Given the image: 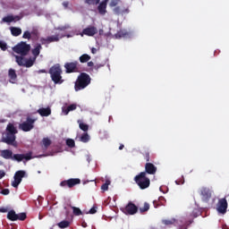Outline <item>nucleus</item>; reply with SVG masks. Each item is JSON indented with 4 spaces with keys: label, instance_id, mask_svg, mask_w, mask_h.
I'll list each match as a JSON object with an SVG mask.
<instances>
[{
    "label": "nucleus",
    "instance_id": "obj_1",
    "mask_svg": "<svg viewBox=\"0 0 229 229\" xmlns=\"http://www.w3.org/2000/svg\"><path fill=\"white\" fill-rule=\"evenodd\" d=\"M90 81H92L90 75H89L86 72L80 73L74 84L75 92H80V90H83V89H87V87L90 85Z\"/></svg>",
    "mask_w": 229,
    "mask_h": 229
},
{
    "label": "nucleus",
    "instance_id": "obj_2",
    "mask_svg": "<svg viewBox=\"0 0 229 229\" xmlns=\"http://www.w3.org/2000/svg\"><path fill=\"white\" fill-rule=\"evenodd\" d=\"M48 73L50 74L52 81H54L55 85H62V83H64V79H62V68L60 67V64L53 65L49 69Z\"/></svg>",
    "mask_w": 229,
    "mask_h": 229
},
{
    "label": "nucleus",
    "instance_id": "obj_3",
    "mask_svg": "<svg viewBox=\"0 0 229 229\" xmlns=\"http://www.w3.org/2000/svg\"><path fill=\"white\" fill-rule=\"evenodd\" d=\"M6 137L2 140V142L8 144L9 146H13L15 142V134L17 133V128L13 123H8L6 127Z\"/></svg>",
    "mask_w": 229,
    "mask_h": 229
},
{
    "label": "nucleus",
    "instance_id": "obj_4",
    "mask_svg": "<svg viewBox=\"0 0 229 229\" xmlns=\"http://www.w3.org/2000/svg\"><path fill=\"white\" fill-rule=\"evenodd\" d=\"M134 182L142 191H144V189H148V187L151 185V181L149 180L145 172H141L138 175H136L134 177Z\"/></svg>",
    "mask_w": 229,
    "mask_h": 229
},
{
    "label": "nucleus",
    "instance_id": "obj_5",
    "mask_svg": "<svg viewBox=\"0 0 229 229\" xmlns=\"http://www.w3.org/2000/svg\"><path fill=\"white\" fill-rule=\"evenodd\" d=\"M30 49L31 46L28 45L24 41H21L13 48V52L17 53V55H21V56L28 55V53H30Z\"/></svg>",
    "mask_w": 229,
    "mask_h": 229
},
{
    "label": "nucleus",
    "instance_id": "obj_6",
    "mask_svg": "<svg viewBox=\"0 0 229 229\" xmlns=\"http://www.w3.org/2000/svg\"><path fill=\"white\" fill-rule=\"evenodd\" d=\"M35 123H37V118L28 116L26 121L19 124V130L25 132L31 131L35 128Z\"/></svg>",
    "mask_w": 229,
    "mask_h": 229
},
{
    "label": "nucleus",
    "instance_id": "obj_7",
    "mask_svg": "<svg viewBox=\"0 0 229 229\" xmlns=\"http://www.w3.org/2000/svg\"><path fill=\"white\" fill-rule=\"evenodd\" d=\"M64 69L66 74L80 72V63L78 61L65 63Z\"/></svg>",
    "mask_w": 229,
    "mask_h": 229
},
{
    "label": "nucleus",
    "instance_id": "obj_8",
    "mask_svg": "<svg viewBox=\"0 0 229 229\" xmlns=\"http://www.w3.org/2000/svg\"><path fill=\"white\" fill-rule=\"evenodd\" d=\"M122 212L126 216H135L139 212V208L133 204V202H129L124 208L122 209Z\"/></svg>",
    "mask_w": 229,
    "mask_h": 229
},
{
    "label": "nucleus",
    "instance_id": "obj_9",
    "mask_svg": "<svg viewBox=\"0 0 229 229\" xmlns=\"http://www.w3.org/2000/svg\"><path fill=\"white\" fill-rule=\"evenodd\" d=\"M26 176V172L24 170H19L14 174V182H12V186L17 189L21 185V182Z\"/></svg>",
    "mask_w": 229,
    "mask_h": 229
},
{
    "label": "nucleus",
    "instance_id": "obj_10",
    "mask_svg": "<svg viewBox=\"0 0 229 229\" xmlns=\"http://www.w3.org/2000/svg\"><path fill=\"white\" fill-rule=\"evenodd\" d=\"M81 183V180L80 179H69L60 182L61 187H69V189H72V187L76 185H80Z\"/></svg>",
    "mask_w": 229,
    "mask_h": 229
},
{
    "label": "nucleus",
    "instance_id": "obj_11",
    "mask_svg": "<svg viewBox=\"0 0 229 229\" xmlns=\"http://www.w3.org/2000/svg\"><path fill=\"white\" fill-rule=\"evenodd\" d=\"M31 155V152H29L27 154H13V160H16V162H22L23 160H31V158H33Z\"/></svg>",
    "mask_w": 229,
    "mask_h": 229
},
{
    "label": "nucleus",
    "instance_id": "obj_12",
    "mask_svg": "<svg viewBox=\"0 0 229 229\" xmlns=\"http://www.w3.org/2000/svg\"><path fill=\"white\" fill-rule=\"evenodd\" d=\"M226 208H228V201H226V199H219L216 208L217 212H219V214H226Z\"/></svg>",
    "mask_w": 229,
    "mask_h": 229
},
{
    "label": "nucleus",
    "instance_id": "obj_13",
    "mask_svg": "<svg viewBox=\"0 0 229 229\" xmlns=\"http://www.w3.org/2000/svg\"><path fill=\"white\" fill-rule=\"evenodd\" d=\"M157 166L152 163H146L145 164V172L146 174H157Z\"/></svg>",
    "mask_w": 229,
    "mask_h": 229
},
{
    "label": "nucleus",
    "instance_id": "obj_14",
    "mask_svg": "<svg viewBox=\"0 0 229 229\" xmlns=\"http://www.w3.org/2000/svg\"><path fill=\"white\" fill-rule=\"evenodd\" d=\"M98 33V28L94 26H89L86 29H83L82 35H86L87 37H94V35H97Z\"/></svg>",
    "mask_w": 229,
    "mask_h": 229
},
{
    "label": "nucleus",
    "instance_id": "obj_15",
    "mask_svg": "<svg viewBox=\"0 0 229 229\" xmlns=\"http://www.w3.org/2000/svg\"><path fill=\"white\" fill-rule=\"evenodd\" d=\"M110 0H103L98 6V13L100 15H105L106 13V6Z\"/></svg>",
    "mask_w": 229,
    "mask_h": 229
},
{
    "label": "nucleus",
    "instance_id": "obj_16",
    "mask_svg": "<svg viewBox=\"0 0 229 229\" xmlns=\"http://www.w3.org/2000/svg\"><path fill=\"white\" fill-rule=\"evenodd\" d=\"M8 78L10 83H17V72H15V70H13V68H10L8 71Z\"/></svg>",
    "mask_w": 229,
    "mask_h": 229
},
{
    "label": "nucleus",
    "instance_id": "obj_17",
    "mask_svg": "<svg viewBox=\"0 0 229 229\" xmlns=\"http://www.w3.org/2000/svg\"><path fill=\"white\" fill-rule=\"evenodd\" d=\"M0 155L2 158H4L5 160H13V152L10 149L2 150Z\"/></svg>",
    "mask_w": 229,
    "mask_h": 229
},
{
    "label": "nucleus",
    "instance_id": "obj_18",
    "mask_svg": "<svg viewBox=\"0 0 229 229\" xmlns=\"http://www.w3.org/2000/svg\"><path fill=\"white\" fill-rule=\"evenodd\" d=\"M38 114H39L41 117H49L51 114V107H41L38 110Z\"/></svg>",
    "mask_w": 229,
    "mask_h": 229
},
{
    "label": "nucleus",
    "instance_id": "obj_19",
    "mask_svg": "<svg viewBox=\"0 0 229 229\" xmlns=\"http://www.w3.org/2000/svg\"><path fill=\"white\" fill-rule=\"evenodd\" d=\"M130 12V10H128V8L124 7V6H116L114 9V13L116 15H121L123 13H128Z\"/></svg>",
    "mask_w": 229,
    "mask_h": 229
},
{
    "label": "nucleus",
    "instance_id": "obj_20",
    "mask_svg": "<svg viewBox=\"0 0 229 229\" xmlns=\"http://www.w3.org/2000/svg\"><path fill=\"white\" fill-rule=\"evenodd\" d=\"M11 33L13 37H19L22 33V30L17 27H11L10 28Z\"/></svg>",
    "mask_w": 229,
    "mask_h": 229
},
{
    "label": "nucleus",
    "instance_id": "obj_21",
    "mask_svg": "<svg viewBox=\"0 0 229 229\" xmlns=\"http://www.w3.org/2000/svg\"><path fill=\"white\" fill-rule=\"evenodd\" d=\"M76 108H77L76 104H72V105L68 106L67 107L63 108V112H64V115H68L69 112H72L73 110H76Z\"/></svg>",
    "mask_w": 229,
    "mask_h": 229
},
{
    "label": "nucleus",
    "instance_id": "obj_22",
    "mask_svg": "<svg viewBox=\"0 0 229 229\" xmlns=\"http://www.w3.org/2000/svg\"><path fill=\"white\" fill-rule=\"evenodd\" d=\"M127 35L128 31H126V30H120L114 34V38H124Z\"/></svg>",
    "mask_w": 229,
    "mask_h": 229
},
{
    "label": "nucleus",
    "instance_id": "obj_23",
    "mask_svg": "<svg viewBox=\"0 0 229 229\" xmlns=\"http://www.w3.org/2000/svg\"><path fill=\"white\" fill-rule=\"evenodd\" d=\"M31 40H38L40 38V32H38V30L33 29L30 31Z\"/></svg>",
    "mask_w": 229,
    "mask_h": 229
},
{
    "label": "nucleus",
    "instance_id": "obj_24",
    "mask_svg": "<svg viewBox=\"0 0 229 229\" xmlns=\"http://www.w3.org/2000/svg\"><path fill=\"white\" fill-rule=\"evenodd\" d=\"M15 19H17V21H21V17L19 16L13 17V15H8L3 18V22H13Z\"/></svg>",
    "mask_w": 229,
    "mask_h": 229
},
{
    "label": "nucleus",
    "instance_id": "obj_25",
    "mask_svg": "<svg viewBox=\"0 0 229 229\" xmlns=\"http://www.w3.org/2000/svg\"><path fill=\"white\" fill-rule=\"evenodd\" d=\"M23 56L24 55H15L16 64H18V65H20V67H24L26 59H24Z\"/></svg>",
    "mask_w": 229,
    "mask_h": 229
},
{
    "label": "nucleus",
    "instance_id": "obj_26",
    "mask_svg": "<svg viewBox=\"0 0 229 229\" xmlns=\"http://www.w3.org/2000/svg\"><path fill=\"white\" fill-rule=\"evenodd\" d=\"M7 219L10 221H17V214L15 213V210H10L7 214Z\"/></svg>",
    "mask_w": 229,
    "mask_h": 229
},
{
    "label": "nucleus",
    "instance_id": "obj_27",
    "mask_svg": "<svg viewBox=\"0 0 229 229\" xmlns=\"http://www.w3.org/2000/svg\"><path fill=\"white\" fill-rule=\"evenodd\" d=\"M41 49H42V45L37 44L36 47L32 49V55L34 56H38V55H40Z\"/></svg>",
    "mask_w": 229,
    "mask_h": 229
},
{
    "label": "nucleus",
    "instance_id": "obj_28",
    "mask_svg": "<svg viewBox=\"0 0 229 229\" xmlns=\"http://www.w3.org/2000/svg\"><path fill=\"white\" fill-rule=\"evenodd\" d=\"M90 58V55H89L88 54H84L80 56L79 60L81 64H87V62H89Z\"/></svg>",
    "mask_w": 229,
    "mask_h": 229
},
{
    "label": "nucleus",
    "instance_id": "obj_29",
    "mask_svg": "<svg viewBox=\"0 0 229 229\" xmlns=\"http://www.w3.org/2000/svg\"><path fill=\"white\" fill-rule=\"evenodd\" d=\"M71 208L73 210V216H82L83 215V212L81 211V209H80V208L71 206Z\"/></svg>",
    "mask_w": 229,
    "mask_h": 229
},
{
    "label": "nucleus",
    "instance_id": "obj_30",
    "mask_svg": "<svg viewBox=\"0 0 229 229\" xmlns=\"http://www.w3.org/2000/svg\"><path fill=\"white\" fill-rule=\"evenodd\" d=\"M79 128L82 130V131H89V124L83 123V122L78 121Z\"/></svg>",
    "mask_w": 229,
    "mask_h": 229
},
{
    "label": "nucleus",
    "instance_id": "obj_31",
    "mask_svg": "<svg viewBox=\"0 0 229 229\" xmlns=\"http://www.w3.org/2000/svg\"><path fill=\"white\" fill-rule=\"evenodd\" d=\"M81 142L87 143L89 140H90V136H89V133H83L80 138Z\"/></svg>",
    "mask_w": 229,
    "mask_h": 229
},
{
    "label": "nucleus",
    "instance_id": "obj_32",
    "mask_svg": "<svg viewBox=\"0 0 229 229\" xmlns=\"http://www.w3.org/2000/svg\"><path fill=\"white\" fill-rule=\"evenodd\" d=\"M60 40L59 35H54L48 37V42L51 44L52 42H58Z\"/></svg>",
    "mask_w": 229,
    "mask_h": 229
},
{
    "label": "nucleus",
    "instance_id": "obj_33",
    "mask_svg": "<svg viewBox=\"0 0 229 229\" xmlns=\"http://www.w3.org/2000/svg\"><path fill=\"white\" fill-rule=\"evenodd\" d=\"M43 146L46 149L48 148L49 146H51V140L49 138H44L42 140Z\"/></svg>",
    "mask_w": 229,
    "mask_h": 229
},
{
    "label": "nucleus",
    "instance_id": "obj_34",
    "mask_svg": "<svg viewBox=\"0 0 229 229\" xmlns=\"http://www.w3.org/2000/svg\"><path fill=\"white\" fill-rule=\"evenodd\" d=\"M69 225H71V223L67 220H64L57 224L59 228H68Z\"/></svg>",
    "mask_w": 229,
    "mask_h": 229
},
{
    "label": "nucleus",
    "instance_id": "obj_35",
    "mask_svg": "<svg viewBox=\"0 0 229 229\" xmlns=\"http://www.w3.org/2000/svg\"><path fill=\"white\" fill-rule=\"evenodd\" d=\"M100 1L101 0H85V4L96 6V5L99 4Z\"/></svg>",
    "mask_w": 229,
    "mask_h": 229
},
{
    "label": "nucleus",
    "instance_id": "obj_36",
    "mask_svg": "<svg viewBox=\"0 0 229 229\" xmlns=\"http://www.w3.org/2000/svg\"><path fill=\"white\" fill-rule=\"evenodd\" d=\"M35 64V61H33L32 59H28L27 61H25L23 67H33V64Z\"/></svg>",
    "mask_w": 229,
    "mask_h": 229
},
{
    "label": "nucleus",
    "instance_id": "obj_37",
    "mask_svg": "<svg viewBox=\"0 0 229 229\" xmlns=\"http://www.w3.org/2000/svg\"><path fill=\"white\" fill-rule=\"evenodd\" d=\"M201 194L204 196V198H210V191L207 188H203L201 190Z\"/></svg>",
    "mask_w": 229,
    "mask_h": 229
},
{
    "label": "nucleus",
    "instance_id": "obj_38",
    "mask_svg": "<svg viewBox=\"0 0 229 229\" xmlns=\"http://www.w3.org/2000/svg\"><path fill=\"white\" fill-rule=\"evenodd\" d=\"M148 210H149V204L148 202H145L144 207L140 208V212L143 214V212H148Z\"/></svg>",
    "mask_w": 229,
    "mask_h": 229
},
{
    "label": "nucleus",
    "instance_id": "obj_39",
    "mask_svg": "<svg viewBox=\"0 0 229 229\" xmlns=\"http://www.w3.org/2000/svg\"><path fill=\"white\" fill-rule=\"evenodd\" d=\"M66 145L68 146V148H74V146H76V143L74 142V140L68 139L66 140Z\"/></svg>",
    "mask_w": 229,
    "mask_h": 229
},
{
    "label": "nucleus",
    "instance_id": "obj_40",
    "mask_svg": "<svg viewBox=\"0 0 229 229\" xmlns=\"http://www.w3.org/2000/svg\"><path fill=\"white\" fill-rule=\"evenodd\" d=\"M26 217V213L17 214V221H25Z\"/></svg>",
    "mask_w": 229,
    "mask_h": 229
},
{
    "label": "nucleus",
    "instance_id": "obj_41",
    "mask_svg": "<svg viewBox=\"0 0 229 229\" xmlns=\"http://www.w3.org/2000/svg\"><path fill=\"white\" fill-rule=\"evenodd\" d=\"M22 38H27L28 40H31V32L26 30L23 32Z\"/></svg>",
    "mask_w": 229,
    "mask_h": 229
},
{
    "label": "nucleus",
    "instance_id": "obj_42",
    "mask_svg": "<svg viewBox=\"0 0 229 229\" xmlns=\"http://www.w3.org/2000/svg\"><path fill=\"white\" fill-rule=\"evenodd\" d=\"M110 180H106V182L101 186L102 191H108V185H110Z\"/></svg>",
    "mask_w": 229,
    "mask_h": 229
},
{
    "label": "nucleus",
    "instance_id": "obj_43",
    "mask_svg": "<svg viewBox=\"0 0 229 229\" xmlns=\"http://www.w3.org/2000/svg\"><path fill=\"white\" fill-rule=\"evenodd\" d=\"M143 157L146 160L147 163H149V150L148 149H146L145 152L143 153Z\"/></svg>",
    "mask_w": 229,
    "mask_h": 229
},
{
    "label": "nucleus",
    "instance_id": "obj_44",
    "mask_svg": "<svg viewBox=\"0 0 229 229\" xmlns=\"http://www.w3.org/2000/svg\"><path fill=\"white\" fill-rule=\"evenodd\" d=\"M163 225H165L166 226H169L171 225H174V219H172V220H167V219H165L162 221Z\"/></svg>",
    "mask_w": 229,
    "mask_h": 229
},
{
    "label": "nucleus",
    "instance_id": "obj_45",
    "mask_svg": "<svg viewBox=\"0 0 229 229\" xmlns=\"http://www.w3.org/2000/svg\"><path fill=\"white\" fill-rule=\"evenodd\" d=\"M0 49H2V51H6V49H8V45H6V42L0 41Z\"/></svg>",
    "mask_w": 229,
    "mask_h": 229
},
{
    "label": "nucleus",
    "instance_id": "obj_46",
    "mask_svg": "<svg viewBox=\"0 0 229 229\" xmlns=\"http://www.w3.org/2000/svg\"><path fill=\"white\" fill-rule=\"evenodd\" d=\"M119 3H121V0H111L109 6L111 8H114V6H117V4H119Z\"/></svg>",
    "mask_w": 229,
    "mask_h": 229
},
{
    "label": "nucleus",
    "instance_id": "obj_47",
    "mask_svg": "<svg viewBox=\"0 0 229 229\" xmlns=\"http://www.w3.org/2000/svg\"><path fill=\"white\" fill-rule=\"evenodd\" d=\"M40 42L42 44V46H46V44H49V38H40Z\"/></svg>",
    "mask_w": 229,
    "mask_h": 229
},
{
    "label": "nucleus",
    "instance_id": "obj_48",
    "mask_svg": "<svg viewBox=\"0 0 229 229\" xmlns=\"http://www.w3.org/2000/svg\"><path fill=\"white\" fill-rule=\"evenodd\" d=\"M101 67H105V64H95L94 68H91L90 71H99V69H101Z\"/></svg>",
    "mask_w": 229,
    "mask_h": 229
},
{
    "label": "nucleus",
    "instance_id": "obj_49",
    "mask_svg": "<svg viewBox=\"0 0 229 229\" xmlns=\"http://www.w3.org/2000/svg\"><path fill=\"white\" fill-rule=\"evenodd\" d=\"M0 193L3 194L4 196H8V194H10V190L4 189L0 191Z\"/></svg>",
    "mask_w": 229,
    "mask_h": 229
},
{
    "label": "nucleus",
    "instance_id": "obj_50",
    "mask_svg": "<svg viewBox=\"0 0 229 229\" xmlns=\"http://www.w3.org/2000/svg\"><path fill=\"white\" fill-rule=\"evenodd\" d=\"M96 212H98V207H93L89 209L88 214H96Z\"/></svg>",
    "mask_w": 229,
    "mask_h": 229
},
{
    "label": "nucleus",
    "instance_id": "obj_51",
    "mask_svg": "<svg viewBox=\"0 0 229 229\" xmlns=\"http://www.w3.org/2000/svg\"><path fill=\"white\" fill-rule=\"evenodd\" d=\"M176 185H183L185 183V181L183 180V177H182L181 180L175 181Z\"/></svg>",
    "mask_w": 229,
    "mask_h": 229
},
{
    "label": "nucleus",
    "instance_id": "obj_52",
    "mask_svg": "<svg viewBox=\"0 0 229 229\" xmlns=\"http://www.w3.org/2000/svg\"><path fill=\"white\" fill-rule=\"evenodd\" d=\"M5 175H6V173H4L3 170H0V180L2 178H4Z\"/></svg>",
    "mask_w": 229,
    "mask_h": 229
},
{
    "label": "nucleus",
    "instance_id": "obj_53",
    "mask_svg": "<svg viewBox=\"0 0 229 229\" xmlns=\"http://www.w3.org/2000/svg\"><path fill=\"white\" fill-rule=\"evenodd\" d=\"M94 62H92V61H89V62H88V67H93V69H94Z\"/></svg>",
    "mask_w": 229,
    "mask_h": 229
},
{
    "label": "nucleus",
    "instance_id": "obj_54",
    "mask_svg": "<svg viewBox=\"0 0 229 229\" xmlns=\"http://www.w3.org/2000/svg\"><path fill=\"white\" fill-rule=\"evenodd\" d=\"M63 6L64 7V8H68L69 7V2H63Z\"/></svg>",
    "mask_w": 229,
    "mask_h": 229
},
{
    "label": "nucleus",
    "instance_id": "obj_55",
    "mask_svg": "<svg viewBox=\"0 0 229 229\" xmlns=\"http://www.w3.org/2000/svg\"><path fill=\"white\" fill-rule=\"evenodd\" d=\"M0 212L6 213V212H8V209L5 208H1Z\"/></svg>",
    "mask_w": 229,
    "mask_h": 229
},
{
    "label": "nucleus",
    "instance_id": "obj_56",
    "mask_svg": "<svg viewBox=\"0 0 229 229\" xmlns=\"http://www.w3.org/2000/svg\"><path fill=\"white\" fill-rule=\"evenodd\" d=\"M91 53H92V55H96V53H98V49H96V48H91Z\"/></svg>",
    "mask_w": 229,
    "mask_h": 229
},
{
    "label": "nucleus",
    "instance_id": "obj_57",
    "mask_svg": "<svg viewBox=\"0 0 229 229\" xmlns=\"http://www.w3.org/2000/svg\"><path fill=\"white\" fill-rule=\"evenodd\" d=\"M98 33H99V35H103V33H105V30H103V29H100V30H98Z\"/></svg>",
    "mask_w": 229,
    "mask_h": 229
},
{
    "label": "nucleus",
    "instance_id": "obj_58",
    "mask_svg": "<svg viewBox=\"0 0 229 229\" xmlns=\"http://www.w3.org/2000/svg\"><path fill=\"white\" fill-rule=\"evenodd\" d=\"M119 149H124V145L121 144L120 147H119Z\"/></svg>",
    "mask_w": 229,
    "mask_h": 229
},
{
    "label": "nucleus",
    "instance_id": "obj_59",
    "mask_svg": "<svg viewBox=\"0 0 229 229\" xmlns=\"http://www.w3.org/2000/svg\"><path fill=\"white\" fill-rule=\"evenodd\" d=\"M38 72L46 73L47 72L46 70H39Z\"/></svg>",
    "mask_w": 229,
    "mask_h": 229
}]
</instances>
